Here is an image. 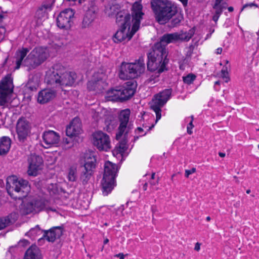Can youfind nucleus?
Masks as SVG:
<instances>
[{
	"label": "nucleus",
	"instance_id": "nucleus-1",
	"mask_svg": "<svg viewBox=\"0 0 259 259\" xmlns=\"http://www.w3.org/2000/svg\"><path fill=\"white\" fill-rule=\"evenodd\" d=\"M77 75L74 72L67 71L60 64H56L49 68L46 73L45 81L52 88L71 87L75 82Z\"/></svg>",
	"mask_w": 259,
	"mask_h": 259
},
{
	"label": "nucleus",
	"instance_id": "nucleus-2",
	"mask_svg": "<svg viewBox=\"0 0 259 259\" xmlns=\"http://www.w3.org/2000/svg\"><path fill=\"white\" fill-rule=\"evenodd\" d=\"M143 6L139 2H135L132 7V22L133 23L132 29L130 32V24L131 17L126 15L124 17V23L121 26L119 30H117L113 37V41L116 43L121 42L127 39L129 40L133 35L138 30L142 16L144 13L142 12Z\"/></svg>",
	"mask_w": 259,
	"mask_h": 259
},
{
	"label": "nucleus",
	"instance_id": "nucleus-3",
	"mask_svg": "<svg viewBox=\"0 0 259 259\" xmlns=\"http://www.w3.org/2000/svg\"><path fill=\"white\" fill-rule=\"evenodd\" d=\"M167 55L168 52L164 45L156 43L148 54V69L151 71H157L158 73L166 70V65L169 61Z\"/></svg>",
	"mask_w": 259,
	"mask_h": 259
},
{
	"label": "nucleus",
	"instance_id": "nucleus-4",
	"mask_svg": "<svg viewBox=\"0 0 259 259\" xmlns=\"http://www.w3.org/2000/svg\"><path fill=\"white\" fill-rule=\"evenodd\" d=\"M151 5L156 20L160 24L167 23L177 12L176 7L168 0H152Z\"/></svg>",
	"mask_w": 259,
	"mask_h": 259
},
{
	"label": "nucleus",
	"instance_id": "nucleus-5",
	"mask_svg": "<svg viewBox=\"0 0 259 259\" xmlns=\"http://www.w3.org/2000/svg\"><path fill=\"white\" fill-rule=\"evenodd\" d=\"M6 188L8 194L15 200L22 199L26 197L30 190L27 181L18 179L15 176L7 178Z\"/></svg>",
	"mask_w": 259,
	"mask_h": 259
},
{
	"label": "nucleus",
	"instance_id": "nucleus-6",
	"mask_svg": "<svg viewBox=\"0 0 259 259\" xmlns=\"http://www.w3.org/2000/svg\"><path fill=\"white\" fill-rule=\"evenodd\" d=\"M118 171L117 166L110 161L104 164L103 177L101 181V188L105 196L110 193L115 186V177Z\"/></svg>",
	"mask_w": 259,
	"mask_h": 259
},
{
	"label": "nucleus",
	"instance_id": "nucleus-7",
	"mask_svg": "<svg viewBox=\"0 0 259 259\" xmlns=\"http://www.w3.org/2000/svg\"><path fill=\"white\" fill-rule=\"evenodd\" d=\"M145 65L143 57H139L133 63H122L119 73V77L122 79L135 78L144 73Z\"/></svg>",
	"mask_w": 259,
	"mask_h": 259
},
{
	"label": "nucleus",
	"instance_id": "nucleus-8",
	"mask_svg": "<svg viewBox=\"0 0 259 259\" xmlns=\"http://www.w3.org/2000/svg\"><path fill=\"white\" fill-rule=\"evenodd\" d=\"M48 57V53L42 48H35L24 60L23 65L27 67L28 70L34 69L43 63Z\"/></svg>",
	"mask_w": 259,
	"mask_h": 259
},
{
	"label": "nucleus",
	"instance_id": "nucleus-9",
	"mask_svg": "<svg viewBox=\"0 0 259 259\" xmlns=\"http://www.w3.org/2000/svg\"><path fill=\"white\" fill-rule=\"evenodd\" d=\"M96 158L93 154H87L84 158V163L79 168V181L83 185L89 183L96 167Z\"/></svg>",
	"mask_w": 259,
	"mask_h": 259
},
{
	"label": "nucleus",
	"instance_id": "nucleus-10",
	"mask_svg": "<svg viewBox=\"0 0 259 259\" xmlns=\"http://www.w3.org/2000/svg\"><path fill=\"white\" fill-rule=\"evenodd\" d=\"M171 94V89H165L155 95L151 102L150 108L156 114V122L161 118V109L169 99Z\"/></svg>",
	"mask_w": 259,
	"mask_h": 259
},
{
	"label": "nucleus",
	"instance_id": "nucleus-11",
	"mask_svg": "<svg viewBox=\"0 0 259 259\" xmlns=\"http://www.w3.org/2000/svg\"><path fill=\"white\" fill-rule=\"evenodd\" d=\"M75 11L68 8L61 11L57 18V25L61 29L68 30L73 25Z\"/></svg>",
	"mask_w": 259,
	"mask_h": 259
},
{
	"label": "nucleus",
	"instance_id": "nucleus-12",
	"mask_svg": "<svg viewBox=\"0 0 259 259\" xmlns=\"http://www.w3.org/2000/svg\"><path fill=\"white\" fill-rule=\"evenodd\" d=\"M31 129L30 122L25 118L21 117L17 120L16 124V133L18 140L20 143H24L30 136Z\"/></svg>",
	"mask_w": 259,
	"mask_h": 259
},
{
	"label": "nucleus",
	"instance_id": "nucleus-13",
	"mask_svg": "<svg viewBox=\"0 0 259 259\" xmlns=\"http://www.w3.org/2000/svg\"><path fill=\"white\" fill-rule=\"evenodd\" d=\"M93 143L100 151H107L111 148L109 136L101 131L96 132L93 134Z\"/></svg>",
	"mask_w": 259,
	"mask_h": 259
},
{
	"label": "nucleus",
	"instance_id": "nucleus-14",
	"mask_svg": "<svg viewBox=\"0 0 259 259\" xmlns=\"http://www.w3.org/2000/svg\"><path fill=\"white\" fill-rule=\"evenodd\" d=\"M12 79L9 76H6L0 82V105H4L7 102L8 96L13 92Z\"/></svg>",
	"mask_w": 259,
	"mask_h": 259
},
{
	"label": "nucleus",
	"instance_id": "nucleus-15",
	"mask_svg": "<svg viewBox=\"0 0 259 259\" xmlns=\"http://www.w3.org/2000/svg\"><path fill=\"white\" fill-rule=\"evenodd\" d=\"M130 114L131 111L129 109H126L120 111L118 116L120 124L118 127V132L116 135L117 140L120 139L125 132L126 134L128 132L126 131V130L127 127V123L129 121Z\"/></svg>",
	"mask_w": 259,
	"mask_h": 259
},
{
	"label": "nucleus",
	"instance_id": "nucleus-16",
	"mask_svg": "<svg viewBox=\"0 0 259 259\" xmlns=\"http://www.w3.org/2000/svg\"><path fill=\"white\" fill-rule=\"evenodd\" d=\"M29 167L27 171L29 176H36L39 170L41 169L43 160L41 157L31 154L28 159Z\"/></svg>",
	"mask_w": 259,
	"mask_h": 259
},
{
	"label": "nucleus",
	"instance_id": "nucleus-17",
	"mask_svg": "<svg viewBox=\"0 0 259 259\" xmlns=\"http://www.w3.org/2000/svg\"><path fill=\"white\" fill-rule=\"evenodd\" d=\"M42 237L38 239L40 241L42 238H46L49 242H53L56 239L59 238L63 233V228L60 226L54 227L49 230L44 231Z\"/></svg>",
	"mask_w": 259,
	"mask_h": 259
},
{
	"label": "nucleus",
	"instance_id": "nucleus-18",
	"mask_svg": "<svg viewBox=\"0 0 259 259\" xmlns=\"http://www.w3.org/2000/svg\"><path fill=\"white\" fill-rule=\"evenodd\" d=\"M59 139V134L53 131H45L42 134V140L46 145V148L58 144Z\"/></svg>",
	"mask_w": 259,
	"mask_h": 259
},
{
	"label": "nucleus",
	"instance_id": "nucleus-19",
	"mask_svg": "<svg viewBox=\"0 0 259 259\" xmlns=\"http://www.w3.org/2000/svg\"><path fill=\"white\" fill-rule=\"evenodd\" d=\"M81 131V122L79 118L75 117L67 126L66 130V135L69 137H72L78 135Z\"/></svg>",
	"mask_w": 259,
	"mask_h": 259
},
{
	"label": "nucleus",
	"instance_id": "nucleus-20",
	"mask_svg": "<svg viewBox=\"0 0 259 259\" xmlns=\"http://www.w3.org/2000/svg\"><path fill=\"white\" fill-rule=\"evenodd\" d=\"M121 96L120 101L127 100L132 97L135 92V85L132 81L126 82L125 85L123 86L119 89Z\"/></svg>",
	"mask_w": 259,
	"mask_h": 259
},
{
	"label": "nucleus",
	"instance_id": "nucleus-21",
	"mask_svg": "<svg viewBox=\"0 0 259 259\" xmlns=\"http://www.w3.org/2000/svg\"><path fill=\"white\" fill-rule=\"evenodd\" d=\"M56 95V92L54 90L46 89L39 92L37 101L40 104L47 103L54 99Z\"/></svg>",
	"mask_w": 259,
	"mask_h": 259
},
{
	"label": "nucleus",
	"instance_id": "nucleus-22",
	"mask_svg": "<svg viewBox=\"0 0 259 259\" xmlns=\"http://www.w3.org/2000/svg\"><path fill=\"white\" fill-rule=\"evenodd\" d=\"M53 5L54 2L51 0L44 2L36 12V17L40 19L47 17L48 12L52 10Z\"/></svg>",
	"mask_w": 259,
	"mask_h": 259
},
{
	"label": "nucleus",
	"instance_id": "nucleus-23",
	"mask_svg": "<svg viewBox=\"0 0 259 259\" xmlns=\"http://www.w3.org/2000/svg\"><path fill=\"white\" fill-rule=\"evenodd\" d=\"M39 248L36 245H31L25 252L23 259H40Z\"/></svg>",
	"mask_w": 259,
	"mask_h": 259
},
{
	"label": "nucleus",
	"instance_id": "nucleus-24",
	"mask_svg": "<svg viewBox=\"0 0 259 259\" xmlns=\"http://www.w3.org/2000/svg\"><path fill=\"white\" fill-rule=\"evenodd\" d=\"M29 52V49L27 48H22L21 49L18 50L16 52V69L20 68L21 65H23L24 58L27 53Z\"/></svg>",
	"mask_w": 259,
	"mask_h": 259
},
{
	"label": "nucleus",
	"instance_id": "nucleus-25",
	"mask_svg": "<svg viewBox=\"0 0 259 259\" xmlns=\"http://www.w3.org/2000/svg\"><path fill=\"white\" fill-rule=\"evenodd\" d=\"M177 37V32L166 33L161 37L160 41L157 43H160L161 45H164L166 48L167 44L178 41Z\"/></svg>",
	"mask_w": 259,
	"mask_h": 259
},
{
	"label": "nucleus",
	"instance_id": "nucleus-26",
	"mask_svg": "<svg viewBox=\"0 0 259 259\" xmlns=\"http://www.w3.org/2000/svg\"><path fill=\"white\" fill-rule=\"evenodd\" d=\"M223 0H215V4L213 6V9L215 10L214 15L212 17V20L217 23L220 15L222 14L223 9L226 8L221 4Z\"/></svg>",
	"mask_w": 259,
	"mask_h": 259
},
{
	"label": "nucleus",
	"instance_id": "nucleus-27",
	"mask_svg": "<svg viewBox=\"0 0 259 259\" xmlns=\"http://www.w3.org/2000/svg\"><path fill=\"white\" fill-rule=\"evenodd\" d=\"M95 14L91 11H88L85 14L81 23L82 28L89 27L95 19Z\"/></svg>",
	"mask_w": 259,
	"mask_h": 259
},
{
	"label": "nucleus",
	"instance_id": "nucleus-28",
	"mask_svg": "<svg viewBox=\"0 0 259 259\" xmlns=\"http://www.w3.org/2000/svg\"><path fill=\"white\" fill-rule=\"evenodd\" d=\"M121 93L119 89H112L107 92L106 98L109 101H120Z\"/></svg>",
	"mask_w": 259,
	"mask_h": 259
},
{
	"label": "nucleus",
	"instance_id": "nucleus-29",
	"mask_svg": "<svg viewBox=\"0 0 259 259\" xmlns=\"http://www.w3.org/2000/svg\"><path fill=\"white\" fill-rule=\"evenodd\" d=\"M21 213L24 215H26L31 213H35L34 208L32 201L23 202L20 208Z\"/></svg>",
	"mask_w": 259,
	"mask_h": 259
},
{
	"label": "nucleus",
	"instance_id": "nucleus-30",
	"mask_svg": "<svg viewBox=\"0 0 259 259\" xmlns=\"http://www.w3.org/2000/svg\"><path fill=\"white\" fill-rule=\"evenodd\" d=\"M67 179L70 182H76L77 178V168L75 165L71 166L68 169Z\"/></svg>",
	"mask_w": 259,
	"mask_h": 259
},
{
	"label": "nucleus",
	"instance_id": "nucleus-31",
	"mask_svg": "<svg viewBox=\"0 0 259 259\" xmlns=\"http://www.w3.org/2000/svg\"><path fill=\"white\" fill-rule=\"evenodd\" d=\"M44 231L40 229L39 225H36L35 227L31 228L28 232L26 233L25 236L34 240L36 237L40 236Z\"/></svg>",
	"mask_w": 259,
	"mask_h": 259
},
{
	"label": "nucleus",
	"instance_id": "nucleus-32",
	"mask_svg": "<svg viewBox=\"0 0 259 259\" xmlns=\"http://www.w3.org/2000/svg\"><path fill=\"white\" fill-rule=\"evenodd\" d=\"M126 149V142L125 140H123L119 143L118 145L116 146L112 152L114 155L115 154H120L121 155H122Z\"/></svg>",
	"mask_w": 259,
	"mask_h": 259
},
{
	"label": "nucleus",
	"instance_id": "nucleus-33",
	"mask_svg": "<svg viewBox=\"0 0 259 259\" xmlns=\"http://www.w3.org/2000/svg\"><path fill=\"white\" fill-rule=\"evenodd\" d=\"M11 145V139L6 136L2 137L0 139V147L2 148H7V151H9Z\"/></svg>",
	"mask_w": 259,
	"mask_h": 259
},
{
	"label": "nucleus",
	"instance_id": "nucleus-34",
	"mask_svg": "<svg viewBox=\"0 0 259 259\" xmlns=\"http://www.w3.org/2000/svg\"><path fill=\"white\" fill-rule=\"evenodd\" d=\"M35 213H37L44 209L45 206V202L42 200H32Z\"/></svg>",
	"mask_w": 259,
	"mask_h": 259
},
{
	"label": "nucleus",
	"instance_id": "nucleus-35",
	"mask_svg": "<svg viewBox=\"0 0 259 259\" xmlns=\"http://www.w3.org/2000/svg\"><path fill=\"white\" fill-rule=\"evenodd\" d=\"M193 32L192 31L182 33H177L178 40L188 41L193 36Z\"/></svg>",
	"mask_w": 259,
	"mask_h": 259
},
{
	"label": "nucleus",
	"instance_id": "nucleus-36",
	"mask_svg": "<svg viewBox=\"0 0 259 259\" xmlns=\"http://www.w3.org/2000/svg\"><path fill=\"white\" fill-rule=\"evenodd\" d=\"M38 87L37 81H34L33 78L29 80L26 85V90L30 91L31 92L36 91Z\"/></svg>",
	"mask_w": 259,
	"mask_h": 259
},
{
	"label": "nucleus",
	"instance_id": "nucleus-37",
	"mask_svg": "<svg viewBox=\"0 0 259 259\" xmlns=\"http://www.w3.org/2000/svg\"><path fill=\"white\" fill-rule=\"evenodd\" d=\"M100 84V80H91L88 83L87 87L88 89L90 91H96L97 89L100 90L101 89L99 88Z\"/></svg>",
	"mask_w": 259,
	"mask_h": 259
},
{
	"label": "nucleus",
	"instance_id": "nucleus-38",
	"mask_svg": "<svg viewBox=\"0 0 259 259\" xmlns=\"http://www.w3.org/2000/svg\"><path fill=\"white\" fill-rule=\"evenodd\" d=\"M196 75L192 73H189L186 76H183V81L185 83L191 84L196 79Z\"/></svg>",
	"mask_w": 259,
	"mask_h": 259
},
{
	"label": "nucleus",
	"instance_id": "nucleus-39",
	"mask_svg": "<svg viewBox=\"0 0 259 259\" xmlns=\"http://www.w3.org/2000/svg\"><path fill=\"white\" fill-rule=\"evenodd\" d=\"M11 221L8 217L0 218V230L6 228Z\"/></svg>",
	"mask_w": 259,
	"mask_h": 259
},
{
	"label": "nucleus",
	"instance_id": "nucleus-40",
	"mask_svg": "<svg viewBox=\"0 0 259 259\" xmlns=\"http://www.w3.org/2000/svg\"><path fill=\"white\" fill-rule=\"evenodd\" d=\"M126 15H129L130 16V15L128 14H126L124 16H123L121 13H117L116 15V22H121V26H122V24L124 23V17Z\"/></svg>",
	"mask_w": 259,
	"mask_h": 259
},
{
	"label": "nucleus",
	"instance_id": "nucleus-41",
	"mask_svg": "<svg viewBox=\"0 0 259 259\" xmlns=\"http://www.w3.org/2000/svg\"><path fill=\"white\" fill-rule=\"evenodd\" d=\"M105 123L106 124V130L108 132H111L115 127V124L112 123V121L110 123L108 121H106Z\"/></svg>",
	"mask_w": 259,
	"mask_h": 259
},
{
	"label": "nucleus",
	"instance_id": "nucleus-42",
	"mask_svg": "<svg viewBox=\"0 0 259 259\" xmlns=\"http://www.w3.org/2000/svg\"><path fill=\"white\" fill-rule=\"evenodd\" d=\"M194 49V46L193 45H190L188 48V51L187 52L186 56L190 57L192 54L193 51Z\"/></svg>",
	"mask_w": 259,
	"mask_h": 259
},
{
	"label": "nucleus",
	"instance_id": "nucleus-43",
	"mask_svg": "<svg viewBox=\"0 0 259 259\" xmlns=\"http://www.w3.org/2000/svg\"><path fill=\"white\" fill-rule=\"evenodd\" d=\"M194 127V125L192 121H190L188 126H187V133L189 135H191L192 134V129Z\"/></svg>",
	"mask_w": 259,
	"mask_h": 259
},
{
	"label": "nucleus",
	"instance_id": "nucleus-44",
	"mask_svg": "<svg viewBox=\"0 0 259 259\" xmlns=\"http://www.w3.org/2000/svg\"><path fill=\"white\" fill-rule=\"evenodd\" d=\"M195 171H196L195 168H192V169H189V170L187 169L185 170V176L186 177L188 178L190 175L194 173Z\"/></svg>",
	"mask_w": 259,
	"mask_h": 259
},
{
	"label": "nucleus",
	"instance_id": "nucleus-45",
	"mask_svg": "<svg viewBox=\"0 0 259 259\" xmlns=\"http://www.w3.org/2000/svg\"><path fill=\"white\" fill-rule=\"evenodd\" d=\"M181 20L179 18H175L171 20V25L175 27L180 22Z\"/></svg>",
	"mask_w": 259,
	"mask_h": 259
},
{
	"label": "nucleus",
	"instance_id": "nucleus-46",
	"mask_svg": "<svg viewBox=\"0 0 259 259\" xmlns=\"http://www.w3.org/2000/svg\"><path fill=\"white\" fill-rule=\"evenodd\" d=\"M8 152H9L7 151V147H5V148H2L0 147V156H5V155H7Z\"/></svg>",
	"mask_w": 259,
	"mask_h": 259
},
{
	"label": "nucleus",
	"instance_id": "nucleus-47",
	"mask_svg": "<svg viewBox=\"0 0 259 259\" xmlns=\"http://www.w3.org/2000/svg\"><path fill=\"white\" fill-rule=\"evenodd\" d=\"M8 152H9L7 151V147H5V148H2L0 147V156H5V155H7Z\"/></svg>",
	"mask_w": 259,
	"mask_h": 259
},
{
	"label": "nucleus",
	"instance_id": "nucleus-48",
	"mask_svg": "<svg viewBox=\"0 0 259 259\" xmlns=\"http://www.w3.org/2000/svg\"><path fill=\"white\" fill-rule=\"evenodd\" d=\"M255 7L256 8H257V5L254 3H249V4H246L245 5H244L243 7V8L242 9H245L246 8H247V7Z\"/></svg>",
	"mask_w": 259,
	"mask_h": 259
},
{
	"label": "nucleus",
	"instance_id": "nucleus-49",
	"mask_svg": "<svg viewBox=\"0 0 259 259\" xmlns=\"http://www.w3.org/2000/svg\"><path fill=\"white\" fill-rule=\"evenodd\" d=\"M19 244L20 245L26 246V245H27L29 244V242H28V241H27V240H26L25 239H23V240H20L19 242Z\"/></svg>",
	"mask_w": 259,
	"mask_h": 259
},
{
	"label": "nucleus",
	"instance_id": "nucleus-50",
	"mask_svg": "<svg viewBox=\"0 0 259 259\" xmlns=\"http://www.w3.org/2000/svg\"><path fill=\"white\" fill-rule=\"evenodd\" d=\"M159 182V178H157V179L154 181L153 180H150L149 183L151 186L156 185L158 184Z\"/></svg>",
	"mask_w": 259,
	"mask_h": 259
},
{
	"label": "nucleus",
	"instance_id": "nucleus-51",
	"mask_svg": "<svg viewBox=\"0 0 259 259\" xmlns=\"http://www.w3.org/2000/svg\"><path fill=\"white\" fill-rule=\"evenodd\" d=\"M222 76L223 78H228L227 76L228 75V72L224 69H222L221 71Z\"/></svg>",
	"mask_w": 259,
	"mask_h": 259
},
{
	"label": "nucleus",
	"instance_id": "nucleus-52",
	"mask_svg": "<svg viewBox=\"0 0 259 259\" xmlns=\"http://www.w3.org/2000/svg\"><path fill=\"white\" fill-rule=\"evenodd\" d=\"M200 245H201V244L198 243V242H197L196 244H195V247H194V249L197 251H198L200 250Z\"/></svg>",
	"mask_w": 259,
	"mask_h": 259
},
{
	"label": "nucleus",
	"instance_id": "nucleus-53",
	"mask_svg": "<svg viewBox=\"0 0 259 259\" xmlns=\"http://www.w3.org/2000/svg\"><path fill=\"white\" fill-rule=\"evenodd\" d=\"M71 138L63 139V142L66 144H69L71 143Z\"/></svg>",
	"mask_w": 259,
	"mask_h": 259
},
{
	"label": "nucleus",
	"instance_id": "nucleus-54",
	"mask_svg": "<svg viewBox=\"0 0 259 259\" xmlns=\"http://www.w3.org/2000/svg\"><path fill=\"white\" fill-rule=\"evenodd\" d=\"M125 255L122 253H120L115 255V256L119 257V259H124Z\"/></svg>",
	"mask_w": 259,
	"mask_h": 259
},
{
	"label": "nucleus",
	"instance_id": "nucleus-55",
	"mask_svg": "<svg viewBox=\"0 0 259 259\" xmlns=\"http://www.w3.org/2000/svg\"><path fill=\"white\" fill-rule=\"evenodd\" d=\"M222 52V48H219L216 50V54H221Z\"/></svg>",
	"mask_w": 259,
	"mask_h": 259
},
{
	"label": "nucleus",
	"instance_id": "nucleus-56",
	"mask_svg": "<svg viewBox=\"0 0 259 259\" xmlns=\"http://www.w3.org/2000/svg\"><path fill=\"white\" fill-rule=\"evenodd\" d=\"M154 80V77L152 76L147 80V82L149 83Z\"/></svg>",
	"mask_w": 259,
	"mask_h": 259
},
{
	"label": "nucleus",
	"instance_id": "nucleus-57",
	"mask_svg": "<svg viewBox=\"0 0 259 259\" xmlns=\"http://www.w3.org/2000/svg\"><path fill=\"white\" fill-rule=\"evenodd\" d=\"M147 186H148V183H145L144 184L143 187V190H144V191L147 190Z\"/></svg>",
	"mask_w": 259,
	"mask_h": 259
},
{
	"label": "nucleus",
	"instance_id": "nucleus-58",
	"mask_svg": "<svg viewBox=\"0 0 259 259\" xmlns=\"http://www.w3.org/2000/svg\"><path fill=\"white\" fill-rule=\"evenodd\" d=\"M219 155L221 157H224L225 156V153L223 152H219Z\"/></svg>",
	"mask_w": 259,
	"mask_h": 259
},
{
	"label": "nucleus",
	"instance_id": "nucleus-59",
	"mask_svg": "<svg viewBox=\"0 0 259 259\" xmlns=\"http://www.w3.org/2000/svg\"><path fill=\"white\" fill-rule=\"evenodd\" d=\"M137 131L139 133H141L143 131V130L142 127H139L137 128Z\"/></svg>",
	"mask_w": 259,
	"mask_h": 259
},
{
	"label": "nucleus",
	"instance_id": "nucleus-60",
	"mask_svg": "<svg viewBox=\"0 0 259 259\" xmlns=\"http://www.w3.org/2000/svg\"><path fill=\"white\" fill-rule=\"evenodd\" d=\"M228 11L230 12H232L234 10V8L232 7H229L228 8Z\"/></svg>",
	"mask_w": 259,
	"mask_h": 259
},
{
	"label": "nucleus",
	"instance_id": "nucleus-61",
	"mask_svg": "<svg viewBox=\"0 0 259 259\" xmlns=\"http://www.w3.org/2000/svg\"><path fill=\"white\" fill-rule=\"evenodd\" d=\"M155 174L154 172L152 173L151 175V180H154L155 178Z\"/></svg>",
	"mask_w": 259,
	"mask_h": 259
},
{
	"label": "nucleus",
	"instance_id": "nucleus-62",
	"mask_svg": "<svg viewBox=\"0 0 259 259\" xmlns=\"http://www.w3.org/2000/svg\"><path fill=\"white\" fill-rule=\"evenodd\" d=\"M109 242V239L106 238L104 240V244H107V243Z\"/></svg>",
	"mask_w": 259,
	"mask_h": 259
},
{
	"label": "nucleus",
	"instance_id": "nucleus-63",
	"mask_svg": "<svg viewBox=\"0 0 259 259\" xmlns=\"http://www.w3.org/2000/svg\"><path fill=\"white\" fill-rule=\"evenodd\" d=\"M214 31V29H212L210 30V35H211L212 33H213Z\"/></svg>",
	"mask_w": 259,
	"mask_h": 259
},
{
	"label": "nucleus",
	"instance_id": "nucleus-64",
	"mask_svg": "<svg viewBox=\"0 0 259 259\" xmlns=\"http://www.w3.org/2000/svg\"><path fill=\"white\" fill-rule=\"evenodd\" d=\"M206 220L207 221H209L211 220V218L210 217L208 216L206 217Z\"/></svg>",
	"mask_w": 259,
	"mask_h": 259
}]
</instances>
